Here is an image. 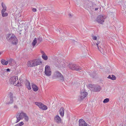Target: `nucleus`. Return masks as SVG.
Returning <instances> with one entry per match:
<instances>
[{
	"instance_id": "473e14b6",
	"label": "nucleus",
	"mask_w": 126,
	"mask_h": 126,
	"mask_svg": "<svg viewBox=\"0 0 126 126\" xmlns=\"http://www.w3.org/2000/svg\"><path fill=\"white\" fill-rule=\"evenodd\" d=\"M6 8H3L2 10H1V13H4L6 10Z\"/></svg>"
},
{
	"instance_id": "9d476101",
	"label": "nucleus",
	"mask_w": 126,
	"mask_h": 126,
	"mask_svg": "<svg viewBox=\"0 0 126 126\" xmlns=\"http://www.w3.org/2000/svg\"><path fill=\"white\" fill-rule=\"evenodd\" d=\"M79 126H87L85 121L82 119H80L79 121Z\"/></svg>"
},
{
	"instance_id": "393cba45",
	"label": "nucleus",
	"mask_w": 126,
	"mask_h": 126,
	"mask_svg": "<svg viewBox=\"0 0 126 126\" xmlns=\"http://www.w3.org/2000/svg\"><path fill=\"white\" fill-rule=\"evenodd\" d=\"M14 60L11 59L8 60L7 61L8 63L9 64L11 65L12 64V63L13 62H14Z\"/></svg>"
},
{
	"instance_id": "f8f14e48",
	"label": "nucleus",
	"mask_w": 126,
	"mask_h": 126,
	"mask_svg": "<svg viewBox=\"0 0 126 126\" xmlns=\"http://www.w3.org/2000/svg\"><path fill=\"white\" fill-rule=\"evenodd\" d=\"M87 95V93L86 92H82L81 90V96L80 98L81 100H83L84 98Z\"/></svg>"
},
{
	"instance_id": "79ce46f5",
	"label": "nucleus",
	"mask_w": 126,
	"mask_h": 126,
	"mask_svg": "<svg viewBox=\"0 0 126 126\" xmlns=\"http://www.w3.org/2000/svg\"><path fill=\"white\" fill-rule=\"evenodd\" d=\"M126 110V107H125V110Z\"/></svg>"
},
{
	"instance_id": "a19ab883",
	"label": "nucleus",
	"mask_w": 126,
	"mask_h": 126,
	"mask_svg": "<svg viewBox=\"0 0 126 126\" xmlns=\"http://www.w3.org/2000/svg\"><path fill=\"white\" fill-rule=\"evenodd\" d=\"M42 53H44V52L43 51H42Z\"/></svg>"
},
{
	"instance_id": "dca6fc26",
	"label": "nucleus",
	"mask_w": 126,
	"mask_h": 126,
	"mask_svg": "<svg viewBox=\"0 0 126 126\" xmlns=\"http://www.w3.org/2000/svg\"><path fill=\"white\" fill-rule=\"evenodd\" d=\"M32 87L33 90L35 92L37 91L38 90V88L37 86L32 83Z\"/></svg>"
},
{
	"instance_id": "58836bf2",
	"label": "nucleus",
	"mask_w": 126,
	"mask_h": 126,
	"mask_svg": "<svg viewBox=\"0 0 126 126\" xmlns=\"http://www.w3.org/2000/svg\"><path fill=\"white\" fill-rule=\"evenodd\" d=\"M21 30H20V32H19V34H21Z\"/></svg>"
},
{
	"instance_id": "cd10ccee",
	"label": "nucleus",
	"mask_w": 126,
	"mask_h": 126,
	"mask_svg": "<svg viewBox=\"0 0 126 126\" xmlns=\"http://www.w3.org/2000/svg\"><path fill=\"white\" fill-rule=\"evenodd\" d=\"M2 16L3 17H5L7 16L8 15V14L7 13H2Z\"/></svg>"
},
{
	"instance_id": "1a4fd4ad",
	"label": "nucleus",
	"mask_w": 126,
	"mask_h": 126,
	"mask_svg": "<svg viewBox=\"0 0 126 126\" xmlns=\"http://www.w3.org/2000/svg\"><path fill=\"white\" fill-rule=\"evenodd\" d=\"M104 18L103 15H101L99 16L96 19L98 23L102 24L104 22Z\"/></svg>"
},
{
	"instance_id": "20e7f679",
	"label": "nucleus",
	"mask_w": 126,
	"mask_h": 126,
	"mask_svg": "<svg viewBox=\"0 0 126 126\" xmlns=\"http://www.w3.org/2000/svg\"><path fill=\"white\" fill-rule=\"evenodd\" d=\"M68 67L71 69L79 71L82 69L81 68L75 63H70Z\"/></svg>"
},
{
	"instance_id": "5701e85b",
	"label": "nucleus",
	"mask_w": 126,
	"mask_h": 126,
	"mask_svg": "<svg viewBox=\"0 0 126 126\" xmlns=\"http://www.w3.org/2000/svg\"><path fill=\"white\" fill-rule=\"evenodd\" d=\"M37 43V38H35L32 42V45L33 46H34Z\"/></svg>"
},
{
	"instance_id": "ea45409f",
	"label": "nucleus",
	"mask_w": 126,
	"mask_h": 126,
	"mask_svg": "<svg viewBox=\"0 0 126 126\" xmlns=\"http://www.w3.org/2000/svg\"><path fill=\"white\" fill-rule=\"evenodd\" d=\"M69 16H71V14H69Z\"/></svg>"
},
{
	"instance_id": "bb28decb",
	"label": "nucleus",
	"mask_w": 126,
	"mask_h": 126,
	"mask_svg": "<svg viewBox=\"0 0 126 126\" xmlns=\"http://www.w3.org/2000/svg\"><path fill=\"white\" fill-rule=\"evenodd\" d=\"M24 124V123L23 122H21L19 123L15 126H21Z\"/></svg>"
},
{
	"instance_id": "a878e982",
	"label": "nucleus",
	"mask_w": 126,
	"mask_h": 126,
	"mask_svg": "<svg viewBox=\"0 0 126 126\" xmlns=\"http://www.w3.org/2000/svg\"><path fill=\"white\" fill-rule=\"evenodd\" d=\"M24 117L25 120L27 122L29 120V117L27 115V114H26V115L24 116Z\"/></svg>"
},
{
	"instance_id": "e433bc0d",
	"label": "nucleus",
	"mask_w": 126,
	"mask_h": 126,
	"mask_svg": "<svg viewBox=\"0 0 126 126\" xmlns=\"http://www.w3.org/2000/svg\"><path fill=\"white\" fill-rule=\"evenodd\" d=\"M5 71H6L7 72H10V69L9 68H8L7 69L4 70V71H5Z\"/></svg>"
},
{
	"instance_id": "4468645a",
	"label": "nucleus",
	"mask_w": 126,
	"mask_h": 126,
	"mask_svg": "<svg viewBox=\"0 0 126 126\" xmlns=\"http://www.w3.org/2000/svg\"><path fill=\"white\" fill-rule=\"evenodd\" d=\"M96 4L94 3L93 2L91 1L89 2L87 5H86V6L88 8H90L91 7H94Z\"/></svg>"
},
{
	"instance_id": "c756f323",
	"label": "nucleus",
	"mask_w": 126,
	"mask_h": 126,
	"mask_svg": "<svg viewBox=\"0 0 126 126\" xmlns=\"http://www.w3.org/2000/svg\"><path fill=\"white\" fill-rule=\"evenodd\" d=\"M89 75H90L91 77L94 78L95 76V74L94 73H90L89 74Z\"/></svg>"
},
{
	"instance_id": "f03ea898",
	"label": "nucleus",
	"mask_w": 126,
	"mask_h": 126,
	"mask_svg": "<svg viewBox=\"0 0 126 126\" xmlns=\"http://www.w3.org/2000/svg\"><path fill=\"white\" fill-rule=\"evenodd\" d=\"M6 38L8 42H10L14 45H16L17 42V39L13 34H8L6 36Z\"/></svg>"
},
{
	"instance_id": "b1692460",
	"label": "nucleus",
	"mask_w": 126,
	"mask_h": 126,
	"mask_svg": "<svg viewBox=\"0 0 126 126\" xmlns=\"http://www.w3.org/2000/svg\"><path fill=\"white\" fill-rule=\"evenodd\" d=\"M97 47L98 50L100 51L101 53L103 54L104 53V50L103 48H101L100 46L98 47Z\"/></svg>"
},
{
	"instance_id": "39448f33",
	"label": "nucleus",
	"mask_w": 126,
	"mask_h": 126,
	"mask_svg": "<svg viewBox=\"0 0 126 126\" xmlns=\"http://www.w3.org/2000/svg\"><path fill=\"white\" fill-rule=\"evenodd\" d=\"M45 73L46 76H50L51 74V71L49 66L47 65L45 68Z\"/></svg>"
},
{
	"instance_id": "ddd939ff",
	"label": "nucleus",
	"mask_w": 126,
	"mask_h": 126,
	"mask_svg": "<svg viewBox=\"0 0 126 126\" xmlns=\"http://www.w3.org/2000/svg\"><path fill=\"white\" fill-rule=\"evenodd\" d=\"M9 96L10 100L9 102L6 103V104H12L13 103V94L10 93L9 94Z\"/></svg>"
},
{
	"instance_id": "4c0bfd02",
	"label": "nucleus",
	"mask_w": 126,
	"mask_h": 126,
	"mask_svg": "<svg viewBox=\"0 0 126 126\" xmlns=\"http://www.w3.org/2000/svg\"><path fill=\"white\" fill-rule=\"evenodd\" d=\"M98 9V8H95V11L97 10Z\"/></svg>"
},
{
	"instance_id": "7ed1b4c3",
	"label": "nucleus",
	"mask_w": 126,
	"mask_h": 126,
	"mask_svg": "<svg viewBox=\"0 0 126 126\" xmlns=\"http://www.w3.org/2000/svg\"><path fill=\"white\" fill-rule=\"evenodd\" d=\"M18 80V77L14 76L11 78L9 81L10 83L13 85H14L15 86H21V83H19L18 81L16 84V81Z\"/></svg>"
},
{
	"instance_id": "c9c22d12",
	"label": "nucleus",
	"mask_w": 126,
	"mask_h": 126,
	"mask_svg": "<svg viewBox=\"0 0 126 126\" xmlns=\"http://www.w3.org/2000/svg\"><path fill=\"white\" fill-rule=\"evenodd\" d=\"M36 9L35 8H33L32 9V11L33 12H35L36 11Z\"/></svg>"
},
{
	"instance_id": "6ab92c4d",
	"label": "nucleus",
	"mask_w": 126,
	"mask_h": 126,
	"mask_svg": "<svg viewBox=\"0 0 126 126\" xmlns=\"http://www.w3.org/2000/svg\"><path fill=\"white\" fill-rule=\"evenodd\" d=\"M1 63L3 65H7L8 63V62L7 61H6L4 59H2L1 60Z\"/></svg>"
},
{
	"instance_id": "aec40b11",
	"label": "nucleus",
	"mask_w": 126,
	"mask_h": 126,
	"mask_svg": "<svg viewBox=\"0 0 126 126\" xmlns=\"http://www.w3.org/2000/svg\"><path fill=\"white\" fill-rule=\"evenodd\" d=\"M26 85L27 88L28 90H30L31 89L30 83L29 82H27L26 84Z\"/></svg>"
},
{
	"instance_id": "f3484780",
	"label": "nucleus",
	"mask_w": 126,
	"mask_h": 126,
	"mask_svg": "<svg viewBox=\"0 0 126 126\" xmlns=\"http://www.w3.org/2000/svg\"><path fill=\"white\" fill-rule=\"evenodd\" d=\"M64 109L63 107H62L60 110V115L63 117L64 116Z\"/></svg>"
},
{
	"instance_id": "f704fd0d",
	"label": "nucleus",
	"mask_w": 126,
	"mask_h": 126,
	"mask_svg": "<svg viewBox=\"0 0 126 126\" xmlns=\"http://www.w3.org/2000/svg\"><path fill=\"white\" fill-rule=\"evenodd\" d=\"M5 72H6V71H4H4H3V70H1V75H2V74H3Z\"/></svg>"
},
{
	"instance_id": "a211bd4d",
	"label": "nucleus",
	"mask_w": 126,
	"mask_h": 126,
	"mask_svg": "<svg viewBox=\"0 0 126 126\" xmlns=\"http://www.w3.org/2000/svg\"><path fill=\"white\" fill-rule=\"evenodd\" d=\"M108 78L113 80H115L116 79L115 76L113 75H112L111 76L110 75H109L108 77Z\"/></svg>"
},
{
	"instance_id": "37998d69",
	"label": "nucleus",
	"mask_w": 126,
	"mask_h": 126,
	"mask_svg": "<svg viewBox=\"0 0 126 126\" xmlns=\"http://www.w3.org/2000/svg\"><path fill=\"white\" fill-rule=\"evenodd\" d=\"M1 54V53L0 52V55Z\"/></svg>"
},
{
	"instance_id": "4be33fe9",
	"label": "nucleus",
	"mask_w": 126,
	"mask_h": 126,
	"mask_svg": "<svg viewBox=\"0 0 126 126\" xmlns=\"http://www.w3.org/2000/svg\"><path fill=\"white\" fill-rule=\"evenodd\" d=\"M42 57L45 60H47L48 59L47 56L44 53L43 54Z\"/></svg>"
},
{
	"instance_id": "0eeeda50",
	"label": "nucleus",
	"mask_w": 126,
	"mask_h": 126,
	"mask_svg": "<svg viewBox=\"0 0 126 126\" xmlns=\"http://www.w3.org/2000/svg\"><path fill=\"white\" fill-rule=\"evenodd\" d=\"M26 113L23 112V111H22L20 113H18L16 115V116L17 120L16 123H17L19 122L20 120L26 115Z\"/></svg>"
},
{
	"instance_id": "412c9836",
	"label": "nucleus",
	"mask_w": 126,
	"mask_h": 126,
	"mask_svg": "<svg viewBox=\"0 0 126 126\" xmlns=\"http://www.w3.org/2000/svg\"><path fill=\"white\" fill-rule=\"evenodd\" d=\"M42 38L39 36L37 38V43L38 44L40 43L42 41Z\"/></svg>"
},
{
	"instance_id": "6e6552de",
	"label": "nucleus",
	"mask_w": 126,
	"mask_h": 126,
	"mask_svg": "<svg viewBox=\"0 0 126 126\" xmlns=\"http://www.w3.org/2000/svg\"><path fill=\"white\" fill-rule=\"evenodd\" d=\"M35 104L37 105L40 108L43 110H46L47 109V107L44 104L40 102H35Z\"/></svg>"
},
{
	"instance_id": "f257e3e1",
	"label": "nucleus",
	"mask_w": 126,
	"mask_h": 126,
	"mask_svg": "<svg viewBox=\"0 0 126 126\" xmlns=\"http://www.w3.org/2000/svg\"><path fill=\"white\" fill-rule=\"evenodd\" d=\"M42 61L38 59L30 60L28 62V66L29 67H34L41 64Z\"/></svg>"
},
{
	"instance_id": "2f4dec72",
	"label": "nucleus",
	"mask_w": 126,
	"mask_h": 126,
	"mask_svg": "<svg viewBox=\"0 0 126 126\" xmlns=\"http://www.w3.org/2000/svg\"><path fill=\"white\" fill-rule=\"evenodd\" d=\"M1 5L3 7V8H6V7L4 4L3 3H1Z\"/></svg>"
},
{
	"instance_id": "423d86ee",
	"label": "nucleus",
	"mask_w": 126,
	"mask_h": 126,
	"mask_svg": "<svg viewBox=\"0 0 126 126\" xmlns=\"http://www.w3.org/2000/svg\"><path fill=\"white\" fill-rule=\"evenodd\" d=\"M54 75L56 77L59 78L62 81H63L64 80V77L59 71H56L55 72Z\"/></svg>"
},
{
	"instance_id": "72a5a7b5",
	"label": "nucleus",
	"mask_w": 126,
	"mask_h": 126,
	"mask_svg": "<svg viewBox=\"0 0 126 126\" xmlns=\"http://www.w3.org/2000/svg\"><path fill=\"white\" fill-rule=\"evenodd\" d=\"M93 39L94 40H96L97 39V37L95 36H93Z\"/></svg>"
},
{
	"instance_id": "2eb2a0df",
	"label": "nucleus",
	"mask_w": 126,
	"mask_h": 126,
	"mask_svg": "<svg viewBox=\"0 0 126 126\" xmlns=\"http://www.w3.org/2000/svg\"><path fill=\"white\" fill-rule=\"evenodd\" d=\"M55 121L58 123H61V118L58 115H56L54 118Z\"/></svg>"
},
{
	"instance_id": "9b49d317",
	"label": "nucleus",
	"mask_w": 126,
	"mask_h": 126,
	"mask_svg": "<svg viewBox=\"0 0 126 126\" xmlns=\"http://www.w3.org/2000/svg\"><path fill=\"white\" fill-rule=\"evenodd\" d=\"M93 91L95 92L100 91L101 90V87L99 86H95L92 87Z\"/></svg>"
},
{
	"instance_id": "7c9ffc66",
	"label": "nucleus",
	"mask_w": 126,
	"mask_h": 126,
	"mask_svg": "<svg viewBox=\"0 0 126 126\" xmlns=\"http://www.w3.org/2000/svg\"><path fill=\"white\" fill-rule=\"evenodd\" d=\"M100 42L99 41H98L97 42V43H96L95 44L94 43V45L93 44H92V45L93 46L94 45H95L96 46H97L98 47H99L98 45V44L100 43Z\"/></svg>"
},
{
	"instance_id": "c85d7f7f",
	"label": "nucleus",
	"mask_w": 126,
	"mask_h": 126,
	"mask_svg": "<svg viewBox=\"0 0 126 126\" xmlns=\"http://www.w3.org/2000/svg\"><path fill=\"white\" fill-rule=\"evenodd\" d=\"M109 101V99L108 98H106L104 99L103 101V102L104 103H107Z\"/></svg>"
}]
</instances>
